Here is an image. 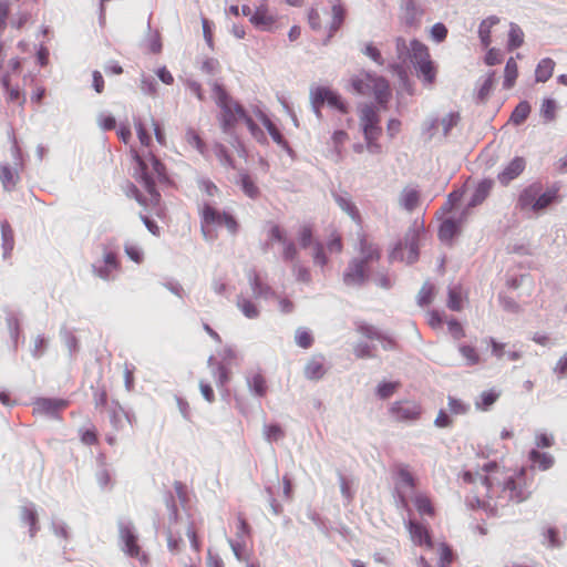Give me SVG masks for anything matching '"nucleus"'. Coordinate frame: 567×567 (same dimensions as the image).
Here are the masks:
<instances>
[{"mask_svg":"<svg viewBox=\"0 0 567 567\" xmlns=\"http://www.w3.org/2000/svg\"><path fill=\"white\" fill-rule=\"evenodd\" d=\"M463 478L476 488L473 499H468L471 506L483 507L492 514H497L509 503L526 501L530 494L525 487L524 470H505L496 462L484 463L475 473L466 471Z\"/></svg>","mask_w":567,"mask_h":567,"instance_id":"f257e3e1","label":"nucleus"},{"mask_svg":"<svg viewBox=\"0 0 567 567\" xmlns=\"http://www.w3.org/2000/svg\"><path fill=\"white\" fill-rule=\"evenodd\" d=\"M213 94L217 105L221 110V128L225 133H230V130L238 120H244L250 134L258 142L266 141L262 130L249 117L245 110L227 94L218 82H213Z\"/></svg>","mask_w":567,"mask_h":567,"instance_id":"f03ea898","label":"nucleus"},{"mask_svg":"<svg viewBox=\"0 0 567 567\" xmlns=\"http://www.w3.org/2000/svg\"><path fill=\"white\" fill-rule=\"evenodd\" d=\"M360 258L353 259L343 275L347 286H360L367 278V265L380 257L378 248L365 238L360 239Z\"/></svg>","mask_w":567,"mask_h":567,"instance_id":"7ed1b4c3","label":"nucleus"},{"mask_svg":"<svg viewBox=\"0 0 567 567\" xmlns=\"http://www.w3.org/2000/svg\"><path fill=\"white\" fill-rule=\"evenodd\" d=\"M353 90L361 95L373 94L377 102L383 106L391 96L388 81L370 72H361L352 79Z\"/></svg>","mask_w":567,"mask_h":567,"instance_id":"20e7f679","label":"nucleus"},{"mask_svg":"<svg viewBox=\"0 0 567 567\" xmlns=\"http://www.w3.org/2000/svg\"><path fill=\"white\" fill-rule=\"evenodd\" d=\"M131 154L136 163L135 175L140 178L145 189L152 195L155 193L154 178H163L165 173L164 165L152 153L146 157L141 156L135 150H131Z\"/></svg>","mask_w":567,"mask_h":567,"instance_id":"39448f33","label":"nucleus"},{"mask_svg":"<svg viewBox=\"0 0 567 567\" xmlns=\"http://www.w3.org/2000/svg\"><path fill=\"white\" fill-rule=\"evenodd\" d=\"M557 197V189L550 188L542 192L538 184L526 187L518 198V204L523 210H530L535 214L544 212Z\"/></svg>","mask_w":567,"mask_h":567,"instance_id":"423d86ee","label":"nucleus"},{"mask_svg":"<svg viewBox=\"0 0 567 567\" xmlns=\"http://www.w3.org/2000/svg\"><path fill=\"white\" fill-rule=\"evenodd\" d=\"M209 227H226L230 234H235L237 223L231 215L219 212L210 205H205L202 210V233L206 240H213L215 238Z\"/></svg>","mask_w":567,"mask_h":567,"instance_id":"0eeeda50","label":"nucleus"},{"mask_svg":"<svg viewBox=\"0 0 567 567\" xmlns=\"http://www.w3.org/2000/svg\"><path fill=\"white\" fill-rule=\"evenodd\" d=\"M118 544L122 551L142 564L147 563V556L142 551L138 545V535L133 523L128 519L118 520Z\"/></svg>","mask_w":567,"mask_h":567,"instance_id":"6e6552de","label":"nucleus"},{"mask_svg":"<svg viewBox=\"0 0 567 567\" xmlns=\"http://www.w3.org/2000/svg\"><path fill=\"white\" fill-rule=\"evenodd\" d=\"M414 61L412 64L416 69L417 76L424 85H432L436 79V66L431 60L429 49L423 43L414 44Z\"/></svg>","mask_w":567,"mask_h":567,"instance_id":"1a4fd4ad","label":"nucleus"},{"mask_svg":"<svg viewBox=\"0 0 567 567\" xmlns=\"http://www.w3.org/2000/svg\"><path fill=\"white\" fill-rule=\"evenodd\" d=\"M421 231L417 228L410 229L403 241L399 243L391 251L392 260H401L406 264H413L419 257V239Z\"/></svg>","mask_w":567,"mask_h":567,"instance_id":"9d476101","label":"nucleus"},{"mask_svg":"<svg viewBox=\"0 0 567 567\" xmlns=\"http://www.w3.org/2000/svg\"><path fill=\"white\" fill-rule=\"evenodd\" d=\"M312 109L317 115L320 117V106L327 103L329 106L338 109L342 113H347V106L341 100V96L327 87H317L311 91L310 94Z\"/></svg>","mask_w":567,"mask_h":567,"instance_id":"9b49d317","label":"nucleus"},{"mask_svg":"<svg viewBox=\"0 0 567 567\" xmlns=\"http://www.w3.org/2000/svg\"><path fill=\"white\" fill-rule=\"evenodd\" d=\"M421 43L417 40H412L410 43L402 38L398 37L394 40L395 44V61L391 64V68L402 78L404 74V66L408 65L409 62L414 61V44Z\"/></svg>","mask_w":567,"mask_h":567,"instance_id":"f8f14e48","label":"nucleus"},{"mask_svg":"<svg viewBox=\"0 0 567 567\" xmlns=\"http://www.w3.org/2000/svg\"><path fill=\"white\" fill-rule=\"evenodd\" d=\"M400 20L410 28L420 25L424 10L416 0H400L399 3Z\"/></svg>","mask_w":567,"mask_h":567,"instance_id":"ddd939ff","label":"nucleus"},{"mask_svg":"<svg viewBox=\"0 0 567 567\" xmlns=\"http://www.w3.org/2000/svg\"><path fill=\"white\" fill-rule=\"evenodd\" d=\"M118 269L116 255L112 251H105L101 260L92 265L93 274L105 281L115 279V272Z\"/></svg>","mask_w":567,"mask_h":567,"instance_id":"4468645a","label":"nucleus"},{"mask_svg":"<svg viewBox=\"0 0 567 567\" xmlns=\"http://www.w3.org/2000/svg\"><path fill=\"white\" fill-rule=\"evenodd\" d=\"M379 123L380 117L372 104H364L360 107V125L364 137H372L374 134H381Z\"/></svg>","mask_w":567,"mask_h":567,"instance_id":"2eb2a0df","label":"nucleus"},{"mask_svg":"<svg viewBox=\"0 0 567 567\" xmlns=\"http://www.w3.org/2000/svg\"><path fill=\"white\" fill-rule=\"evenodd\" d=\"M390 413L396 421H414L421 414V408L415 401H398L390 408Z\"/></svg>","mask_w":567,"mask_h":567,"instance_id":"dca6fc26","label":"nucleus"},{"mask_svg":"<svg viewBox=\"0 0 567 567\" xmlns=\"http://www.w3.org/2000/svg\"><path fill=\"white\" fill-rule=\"evenodd\" d=\"M526 167V161L524 157H514L497 175V181L503 185L507 186L512 181L516 179Z\"/></svg>","mask_w":567,"mask_h":567,"instance_id":"f3484780","label":"nucleus"},{"mask_svg":"<svg viewBox=\"0 0 567 567\" xmlns=\"http://www.w3.org/2000/svg\"><path fill=\"white\" fill-rule=\"evenodd\" d=\"M414 488V478L406 467L401 466L398 470L396 491L403 506L408 505V498L412 496Z\"/></svg>","mask_w":567,"mask_h":567,"instance_id":"a211bd4d","label":"nucleus"},{"mask_svg":"<svg viewBox=\"0 0 567 567\" xmlns=\"http://www.w3.org/2000/svg\"><path fill=\"white\" fill-rule=\"evenodd\" d=\"M398 203L408 213L414 212L421 203L420 190L414 186H405L399 194Z\"/></svg>","mask_w":567,"mask_h":567,"instance_id":"6ab92c4d","label":"nucleus"},{"mask_svg":"<svg viewBox=\"0 0 567 567\" xmlns=\"http://www.w3.org/2000/svg\"><path fill=\"white\" fill-rule=\"evenodd\" d=\"M250 22L259 30L270 31L276 18L269 13L266 2H261L250 17Z\"/></svg>","mask_w":567,"mask_h":567,"instance_id":"aec40b11","label":"nucleus"},{"mask_svg":"<svg viewBox=\"0 0 567 567\" xmlns=\"http://www.w3.org/2000/svg\"><path fill=\"white\" fill-rule=\"evenodd\" d=\"M358 332L370 340H378L381 342L384 350L393 348V340L384 336L378 328L368 323H360Z\"/></svg>","mask_w":567,"mask_h":567,"instance_id":"412c9836","label":"nucleus"},{"mask_svg":"<svg viewBox=\"0 0 567 567\" xmlns=\"http://www.w3.org/2000/svg\"><path fill=\"white\" fill-rule=\"evenodd\" d=\"M68 405L65 400L41 398L34 402V412L53 415Z\"/></svg>","mask_w":567,"mask_h":567,"instance_id":"4be33fe9","label":"nucleus"},{"mask_svg":"<svg viewBox=\"0 0 567 567\" xmlns=\"http://www.w3.org/2000/svg\"><path fill=\"white\" fill-rule=\"evenodd\" d=\"M332 196L339 208L349 215L353 221L359 223L360 214L351 197L347 193H333Z\"/></svg>","mask_w":567,"mask_h":567,"instance_id":"5701e85b","label":"nucleus"},{"mask_svg":"<svg viewBox=\"0 0 567 567\" xmlns=\"http://www.w3.org/2000/svg\"><path fill=\"white\" fill-rule=\"evenodd\" d=\"M20 519L23 524H27L30 526V529H29L30 537L33 538L39 529L38 513H37L34 504L29 503L21 507Z\"/></svg>","mask_w":567,"mask_h":567,"instance_id":"b1692460","label":"nucleus"},{"mask_svg":"<svg viewBox=\"0 0 567 567\" xmlns=\"http://www.w3.org/2000/svg\"><path fill=\"white\" fill-rule=\"evenodd\" d=\"M305 377L308 380H320L326 374L324 360L321 355H313L305 365Z\"/></svg>","mask_w":567,"mask_h":567,"instance_id":"393cba45","label":"nucleus"},{"mask_svg":"<svg viewBox=\"0 0 567 567\" xmlns=\"http://www.w3.org/2000/svg\"><path fill=\"white\" fill-rule=\"evenodd\" d=\"M408 527L413 543L421 546L425 545L429 548L433 547V542L431 540L427 530L423 526L414 522H409Z\"/></svg>","mask_w":567,"mask_h":567,"instance_id":"a878e982","label":"nucleus"},{"mask_svg":"<svg viewBox=\"0 0 567 567\" xmlns=\"http://www.w3.org/2000/svg\"><path fill=\"white\" fill-rule=\"evenodd\" d=\"M19 181V174L16 168L9 164L0 165V182L8 192L12 190Z\"/></svg>","mask_w":567,"mask_h":567,"instance_id":"bb28decb","label":"nucleus"},{"mask_svg":"<svg viewBox=\"0 0 567 567\" xmlns=\"http://www.w3.org/2000/svg\"><path fill=\"white\" fill-rule=\"evenodd\" d=\"M457 351L463 359V364L466 367H473L481 362V357L477 349L467 343H458Z\"/></svg>","mask_w":567,"mask_h":567,"instance_id":"cd10ccee","label":"nucleus"},{"mask_svg":"<svg viewBox=\"0 0 567 567\" xmlns=\"http://www.w3.org/2000/svg\"><path fill=\"white\" fill-rule=\"evenodd\" d=\"M493 187L492 179H484L476 186L471 200L468 202V207H475L482 204L485 198L489 195Z\"/></svg>","mask_w":567,"mask_h":567,"instance_id":"c85d7f7f","label":"nucleus"},{"mask_svg":"<svg viewBox=\"0 0 567 567\" xmlns=\"http://www.w3.org/2000/svg\"><path fill=\"white\" fill-rule=\"evenodd\" d=\"M331 14H332V17H331V22L329 24V35H328L326 43L341 28V25L344 21V18H346V9L343 8L342 4L336 3L332 6Z\"/></svg>","mask_w":567,"mask_h":567,"instance_id":"c756f323","label":"nucleus"},{"mask_svg":"<svg viewBox=\"0 0 567 567\" xmlns=\"http://www.w3.org/2000/svg\"><path fill=\"white\" fill-rule=\"evenodd\" d=\"M249 285L252 297L268 299L274 295L271 288L264 284L257 274L249 275Z\"/></svg>","mask_w":567,"mask_h":567,"instance_id":"7c9ffc66","label":"nucleus"},{"mask_svg":"<svg viewBox=\"0 0 567 567\" xmlns=\"http://www.w3.org/2000/svg\"><path fill=\"white\" fill-rule=\"evenodd\" d=\"M257 117L261 121L264 126L267 128V131L270 134L274 142L284 148H288L287 142L285 141L284 136L281 135L279 130L275 126V124L269 120V117L261 111L257 112Z\"/></svg>","mask_w":567,"mask_h":567,"instance_id":"2f4dec72","label":"nucleus"},{"mask_svg":"<svg viewBox=\"0 0 567 567\" xmlns=\"http://www.w3.org/2000/svg\"><path fill=\"white\" fill-rule=\"evenodd\" d=\"M236 305L241 313L248 319H256L259 316V309L257 305L244 293H240L237 297Z\"/></svg>","mask_w":567,"mask_h":567,"instance_id":"473e14b6","label":"nucleus"},{"mask_svg":"<svg viewBox=\"0 0 567 567\" xmlns=\"http://www.w3.org/2000/svg\"><path fill=\"white\" fill-rule=\"evenodd\" d=\"M250 392L256 396H264L267 392L266 380L260 373H252L246 377Z\"/></svg>","mask_w":567,"mask_h":567,"instance_id":"72a5a7b5","label":"nucleus"},{"mask_svg":"<svg viewBox=\"0 0 567 567\" xmlns=\"http://www.w3.org/2000/svg\"><path fill=\"white\" fill-rule=\"evenodd\" d=\"M499 22L496 16L484 19L478 27V37L482 44L487 48L491 44V29Z\"/></svg>","mask_w":567,"mask_h":567,"instance_id":"f704fd0d","label":"nucleus"},{"mask_svg":"<svg viewBox=\"0 0 567 567\" xmlns=\"http://www.w3.org/2000/svg\"><path fill=\"white\" fill-rule=\"evenodd\" d=\"M460 226L454 218H446L440 226L439 237L442 241L449 243L458 233Z\"/></svg>","mask_w":567,"mask_h":567,"instance_id":"c9c22d12","label":"nucleus"},{"mask_svg":"<svg viewBox=\"0 0 567 567\" xmlns=\"http://www.w3.org/2000/svg\"><path fill=\"white\" fill-rule=\"evenodd\" d=\"M529 460L542 471L549 470L554 465V457L549 453H542L537 450L529 452Z\"/></svg>","mask_w":567,"mask_h":567,"instance_id":"e433bc0d","label":"nucleus"},{"mask_svg":"<svg viewBox=\"0 0 567 567\" xmlns=\"http://www.w3.org/2000/svg\"><path fill=\"white\" fill-rule=\"evenodd\" d=\"M1 239H2V249H3V258H8L13 249L14 239L13 231L8 221L1 223Z\"/></svg>","mask_w":567,"mask_h":567,"instance_id":"4c0bfd02","label":"nucleus"},{"mask_svg":"<svg viewBox=\"0 0 567 567\" xmlns=\"http://www.w3.org/2000/svg\"><path fill=\"white\" fill-rule=\"evenodd\" d=\"M554 68L555 62L551 59L545 58L540 60L535 71L536 81L546 82L549 80L553 75Z\"/></svg>","mask_w":567,"mask_h":567,"instance_id":"58836bf2","label":"nucleus"},{"mask_svg":"<svg viewBox=\"0 0 567 567\" xmlns=\"http://www.w3.org/2000/svg\"><path fill=\"white\" fill-rule=\"evenodd\" d=\"M208 367L212 369L216 385L218 389H224L228 382V371L220 364H214V358L210 357L207 361Z\"/></svg>","mask_w":567,"mask_h":567,"instance_id":"ea45409f","label":"nucleus"},{"mask_svg":"<svg viewBox=\"0 0 567 567\" xmlns=\"http://www.w3.org/2000/svg\"><path fill=\"white\" fill-rule=\"evenodd\" d=\"M460 116L457 113L451 112L443 116L440 121L434 120L431 123V128H436L439 125L442 126L443 135L446 136L450 131L458 123Z\"/></svg>","mask_w":567,"mask_h":567,"instance_id":"a19ab883","label":"nucleus"},{"mask_svg":"<svg viewBox=\"0 0 567 567\" xmlns=\"http://www.w3.org/2000/svg\"><path fill=\"white\" fill-rule=\"evenodd\" d=\"M518 75L517 63L514 58H509L504 70V87L511 89Z\"/></svg>","mask_w":567,"mask_h":567,"instance_id":"79ce46f5","label":"nucleus"},{"mask_svg":"<svg viewBox=\"0 0 567 567\" xmlns=\"http://www.w3.org/2000/svg\"><path fill=\"white\" fill-rule=\"evenodd\" d=\"M298 255L297 246L291 239L288 238L281 244V256L285 261L293 265L296 261H299Z\"/></svg>","mask_w":567,"mask_h":567,"instance_id":"37998d69","label":"nucleus"},{"mask_svg":"<svg viewBox=\"0 0 567 567\" xmlns=\"http://www.w3.org/2000/svg\"><path fill=\"white\" fill-rule=\"evenodd\" d=\"M295 342L302 349H309L313 343V337L309 329L300 327L295 332Z\"/></svg>","mask_w":567,"mask_h":567,"instance_id":"c03bdc74","label":"nucleus"},{"mask_svg":"<svg viewBox=\"0 0 567 567\" xmlns=\"http://www.w3.org/2000/svg\"><path fill=\"white\" fill-rule=\"evenodd\" d=\"M238 184L240 185L243 192L250 198H256L259 194L258 187L255 185L251 177L247 174L241 173L239 175Z\"/></svg>","mask_w":567,"mask_h":567,"instance_id":"a18cd8bd","label":"nucleus"},{"mask_svg":"<svg viewBox=\"0 0 567 567\" xmlns=\"http://www.w3.org/2000/svg\"><path fill=\"white\" fill-rule=\"evenodd\" d=\"M124 251L126 256L136 264H141L144 260L143 248L134 241H126L124 245Z\"/></svg>","mask_w":567,"mask_h":567,"instance_id":"49530a36","label":"nucleus"},{"mask_svg":"<svg viewBox=\"0 0 567 567\" xmlns=\"http://www.w3.org/2000/svg\"><path fill=\"white\" fill-rule=\"evenodd\" d=\"M524 42V32L519 25L511 23L508 33V48L509 50L519 48Z\"/></svg>","mask_w":567,"mask_h":567,"instance_id":"de8ad7c7","label":"nucleus"},{"mask_svg":"<svg viewBox=\"0 0 567 567\" xmlns=\"http://www.w3.org/2000/svg\"><path fill=\"white\" fill-rule=\"evenodd\" d=\"M298 240L302 248H315V243H319L313 239L312 229L310 226L303 225L298 231Z\"/></svg>","mask_w":567,"mask_h":567,"instance_id":"09e8293b","label":"nucleus"},{"mask_svg":"<svg viewBox=\"0 0 567 567\" xmlns=\"http://www.w3.org/2000/svg\"><path fill=\"white\" fill-rule=\"evenodd\" d=\"M412 501L421 515H433L434 511L427 496L415 494Z\"/></svg>","mask_w":567,"mask_h":567,"instance_id":"8fccbe9b","label":"nucleus"},{"mask_svg":"<svg viewBox=\"0 0 567 567\" xmlns=\"http://www.w3.org/2000/svg\"><path fill=\"white\" fill-rule=\"evenodd\" d=\"M530 112V106L526 101L520 102L511 115V121L515 125L522 124L528 116Z\"/></svg>","mask_w":567,"mask_h":567,"instance_id":"3c124183","label":"nucleus"},{"mask_svg":"<svg viewBox=\"0 0 567 567\" xmlns=\"http://www.w3.org/2000/svg\"><path fill=\"white\" fill-rule=\"evenodd\" d=\"M185 140L188 143V145H190L192 147L197 150L198 153H200L202 155L205 154V150H206L205 143L202 141L200 136L193 128H188L186 131Z\"/></svg>","mask_w":567,"mask_h":567,"instance_id":"603ef678","label":"nucleus"},{"mask_svg":"<svg viewBox=\"0 0 567 567\" xmlns=\"http://www.w3.org/2000/svg\"><path fill=\"white\" fill-rule=\"evenodd\" d=\"M291 271L296 277V280L303 284H309L311 281V275L307 267L301 265L300 261H296L291 265Z\"/></svg>","mask_w":567,"mask_h":567,"instance_id":"864d4df0","label":"nucleus"},{"mask_svg":"<svg viewBox=\"0 0 567 567\" xmlns=\"http://www.w3.org/2000/svg\"><path fill=\"white\" fill-rule=\"evenodd\" d=\"M140 89L144 94L155 96L157 93V83L153 76L142 74Z\"/></svg>","mask_w":567,"mask_h":567,"instance_id":"5fc2aeb1","label":"nucleus"},{"mask_svg":"<svg viewBox=\"0 0 567 567\" xmlns=\"http://www.w3.org/2000/svg\"><path fill=\"white\" fill-rule=\"evenodd\" d=\"M499 393L496 391H485L480 395V400L476 401L477 409L486 410L498 399Z\"/></svg>","mask_w":567,"mask_h":567,"instance_id":"6e6d98bb","label":"nucleus"},{"mask_svg":"<svg viewBox=\"0 0 567 567\" xmlns=\"http://www.w3.org/2000/svg\"><path fill=\"white\" fill-rule=\"evenodd\" d=\"M264 435L269 443L277 442L284 437V431L277 424H266L264 426Z\"/></svg>","mask_w":567,"mask_h":567,"instance_id":"4d7b16f0","label":"nucleus"},{"mask_svg":"<svg viewBox=\"0 0 567 567\" xmlns=\"http://www.w3.org/2000/svg\"><path fill=\"white\" fill-rule=\"evenodd\" d=\"M439 567H447L453 560V553L445 543L439 545Z\"/></svg>","mask_w":567,"mask_h":567,"instance_id":"13d9d810","label":"nucleus"},{"mask_svg":"<svg viewBox=\"0 0 567 567\" xmlns=\"http://www.w3.org/2000/svg\"><path fill=\"white\" fill-rule=\"evenodd\" d=\"M134 125H135V128H136V133H137V137L140 140V143L143 146L148 147L151 145V143H152V137L148 134L147 130L145 128L144 124L142 123V121L140 118H135L134 120Z\"/></svg>","mask_w":567,"mask_h":567,"instance_id":"bf43d9fd","label":"nucleus"},{"mask_svg":"<svg viewBox=\"0 0 567 567\" xmlns=\"http://www.w3.org/2000/svg\"><path fill=\"white\" fill-rule=\"evenodd\" d=\"M399 388V382H382L378 385L377 394L380 399H388L393 395Z\"/></svg>","mask_w":567,"mask_h":567,"instance_id":"052dcab7","label":"nucleus"},{"mask_svg":"<svg viewBox=\"0 0 567 567\" xmlns=\"http://www.w3.org/2000/svg\"><path fill=\"white\" fill-rule=\"evenodd\" d=\"M47 344H48L47 339L42 334H38L33 339V344H32V348H31L32 357L33 358H40L44 353V351L47 349Z\"/></svg>","mask_w":567,"mask_h":567,"instance_id":"680f3d73","label":"nucleus"},{"mask_svg":"<svg viewBox=\"0 0 567 567\" xmlns=\"http://www.w3.org/2000/svg\"><path fill=\"white\" fill-rule=\"evenodd\" d=\"M556 103L551 99L544 100L540 106V114L546 121H553L555 118Z\"/></svg>","mask_w":567,"mask_h":567,"instance_id":"e2e57ef3","label":"nucleus"},{"mask_svg":"<svg viewBox=\"0 0 567 567\" xmlns=\"http://www.w3.org/2000/svg\"><path fill=\"white\" fill-rule=\"evenodd\" d=\"M447 307L453 311H460L462 309V296L455 288L449 290Z\"/></svg>","mask_w":567,"mask_h":567,"instance_id":"0e129e2a","label":"nucleus"},{"mask_svg":"<svg viewBox=\"0 0 567 567\" xmlns=\"http://www.w3.org/2000/svg\"><path fill=\"white\" fill-rule=\"evenodd\" d=\"M30 13L27 10H21L13 14L10 19V25L16 29H21L29 20Z\"/></svg>","mask_w":567,"mask_h":567,"instance_id":"69168bd1","label":"nucleus"},{"mask_svg":"<svg viewBox=\"0 0 567 567\" xmlns=\"http://www.w3.org/2000/svg\"><path fill=\"white\" fill-rule=\"evenodd\" d=\"M494 86V72L489 73L486 79L484 80L483 84L481 85L478 90V99L481 101L485 100L488 94L491 93L492 89Z\"/></svg>","mask_w":567,"mask_h":567,"instance_id":"338daca9","label":"nucleus"},{"mask_svg":"<svg viewBox=\"0 0 567 567\" xmlns=\"http://www.w3.org/2000/svg\"><path fill=\"white\" fill-rule=\"evenodd\" d=\"M353 353L359 359H368L374 357L372 348L364 342L357 343L353 348Z\"/></svg>","mask_w":567,"mask_h":567,"instance_id":"774afa93","label":"nucleus"}]
</instances>
